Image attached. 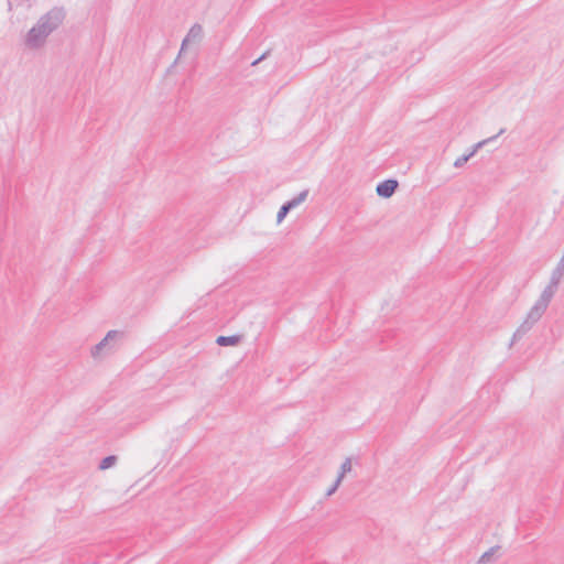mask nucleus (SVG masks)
Returning a JSON list of instances; mask_svg holds the SVG:
<instances>
[{"instance_id": "f257e3e1", "label": "nucleus", "mask_w": 564, "mask_h": 564, "mask_svg": "<svg viewBox=\"0 0 564 564\" xmlns=\"http://www.w3.org/2000/svg\"><path fill=\"white\" fill-rule=\"evenodd\" d=\"M547 304L544 302L536 300V302L533 304V306L530 308L525 319L523 323L517 328V330L513 333L511 345L521 339L529 330L532 329L534 324L540 321V318L543 316L547 308Z\"/></svg>"}, {"instance_id": "f03ea898", "label": "nucleus", "mask_w": 564, "mask_h": 564, "mask_svg": "<svg viewBox=\"0 0 564 564\" xmlns=\"http://www.w3.org/2000/svg\"><path fill=\"white\" fill-rule=\"evenodd\" d=\"M564 276V256L561 258L556 267L551 273L550 282L542 291L540 297L538 300L544 302L545 304H550L554 294L557 291L560 282Z\"/></svg>"}, {"instance_id": "7ed1b4c3", "label": "nucleus", "mask_w": 564, "mask_h": 564, "mask_svg": "<svg viewBox=\"0 0 564 564\" xmlns=\"http://www.w3.org/2000/svg\"><path fill=\"white\" fill-rule=\"evenodd\" d=\"M51 33L52 28H47L43 21L39 20L26 34V45L32 48H39L45 43L46 37Z\"/></svg>"}, {"instance_id": "20e7f679", "label": "nucleus", "mask_w": 564, "mask_h": 564, "mask_svg": "<svg viewBox=\"0 0 564 564\" xmlns=\"http://www.w3.org/2000/svg\"><path fill=\"white\" fill-rule=\"evenodd\" d=\"M65 18V12L62 8H53L47 13L40 18L47 28H52V32L55 31Z\"/></svg>"}, {"instance_id": "39448f33", "label": "nucleus", "mask_w": 564, "mask_h": 564, "mask_svg": "<svg viewBox=\"0 0 564 564\" xmlns=\"http://www.w3.org/2000/svg\"><path fill=\"white\" fill-rule=\"evenodd\" d=\"M399 187V182L394 178H388L379 182L376 187V193L379 197L390 198Z\"/></svg>"}, {"instance_id": "423d86ee", "label": "nucleus", "mask_w": 564, "mask_h": 564, "mask_svg": "<svg viewBox=\"0 0 564 564\" xmlns=\"http://www.w3.org/2000/svg\"><path fill=\"white\" fill-rule=\"evenodd\" d=\"M122 336H123V334L119 330H109L107 333V335L105 336V338L91 348L93 357L99 356L101 354V351L109 346L110 341L115 340L118 337H122Z\"/></svg>"}, {"instance_id": "0eeeda50", "label": "nucleus", "mask_w": 564, "mask_h": 564, "mask_svg": "<svg viewBox=\"0 0 564 564\" xmlns=\"http://www.w3.org/2000/svg\"><path fill=\"white\" fill-rule=\"evenodd\" d=\"M203 37V28L199 23H195L191 26L187 35L184 37L181 44L178 56L183 53L191 41H200Z\"/></svg>"}, {"instance_id": "6e6552de", "label": "nucleus", "mask_w": 564, "mask_h": 564, "mask_svg": "<svg viewBox=\"0 0 564 564\" xmlns=\"http://www.w3.org/2000/svg\"><path fill=\"white\" fill-rule=\"evenodd\" d=\"M242 340V335L218 336L216 344L221 347L237 346Z\"/></svg>"}, {"instance_id": "1a4fd4ad", "label": "nucleus", "mask_w": 564, "mask_h": 564, "mask_svg": "<svg viewBox=\"0 0 564 564\" xmlns=\"http://www.w3.org/2000/svg\"><path fill=\"white\" fill-rule=\"evenodd\" d=\"M307 196H308V189H303L295 197H293L292 199L285 202V204L292 210L293 208L299 206L301 203H303L306 199Z\"/></svg>"}, {"instance_id": "9d476101", "label": "nucleus", "mask_w": 564, "mask_h": 564, "mask_svg": "<svg viewBox=\"0 0 564 564\" xmlns=\"http://www.w3.org/2000/svg\"><path fill=\"white\" fill-rule=\"evenodd\" d=\"M506 131L505 128L500 129V131L494 135V137H490V138H487L485 140H481L479 142H477L476 144H474L471 147V153H477L478 150H480L484 145H486L487 143L494 141L498 135L502 134L503 132Z\"/></svg>"}, {"instance_id": "9b49d317", "label": "nucleus", "mask_w": 564, "mask_h": 564, "mask_svg": "<svg viewBox=\"0 0 564 564\" xmlns=\"http://www.w3.org/2000/svg\"><path fill=\"white\" fill-rule=\"evenodd\" d=\"M117 459L118 458L116 455H108L100 460L98 467L100 470H106V469L112 467L116 464Z\"/></svg>"}, {"instance_id": "f8f14e48", "label": "nucleus", "mask_w": 564, "mask_h": 564, "mask_svg": "<svg viewBox=\"0 0 564 564\" xmlns=\"http://www.w3.org/2000/svg\"><path fill=\"white\" fill-rule=\"evenodd\" d=\"M499 549H500V546H498V545L490 547L488 551H486V552L480 556V558H479L478 563H479V564H486V563L491 562V560H492V556H494L495 552H496L497 550H499Z\"/></svg>"}, {"instance_id": "ddd939ff", "label": "nucleus", "mask_w": 564, "mask_h": 564, "mask_svg": "<svg viewBox=\"0 0 564 564\" xmlns=\"http://www.w3.org/2000/svg\"><path fill=\"white\" fill-rule=\"evenodd\" d=\"M350 470H351V459H350L349 457H347V458L343 462V464H341V466H340V470H339V474H338L337 478H338L339 480H343V478L345 477V475H346L347 473H349Z\"/></svg>"}, {"instance_id": "4468645a", "label": "nucleus", "mask_w": 564, "mask_h": 564, "mask_svg": "<svg viewBox=\"0 0 564 564\" xmlns=\"http://www.w3.org/2000/svg\"><path fill=\"white\" fill-rule=\"evenodd\" d=\"M290 212H291V208H289V207L286 206V204L284 203V204L280 207V209H279V212H278V215H276V221L280 224V223H281V221L286 217V215H288Z\"/></svg>"}, {"instance_id": "2eb2a0df", "label": "nucleus", "mask_w": 564, "mask_h": 564, "mask_svg": "<svg viewBox=\"0 0 564 564\" xmlns=\"http://www.w3.org/2000/svg\"><path fill=\"white\" fill-rule=\"evenodd\" d=\"M469 161V155L463 154L454 162V167L460 169Z\"/></svg>"}, {"instance_id": "dca6fc26", "label": "nucleus", "mask_w": 564, "mask_h": 564, "mask_svg": "<svg viewBox=\"0 0 564 564\" xmlns=\"http://www.w3.org/2000/svg\"><path fill=\"white\" fill-rule=\"evenodd\" d=\"M341 480H339L338 478H336V480L334 481V484L327 489L326 491V496L329 497L332 496L338 488V486L340 485Z\"/></svg>"}, {"instance_id": "f3484780", "label": "nucleus", "mask_w": 564, "mask_h": 564, "mask_svg": "<svg viewBox=\"0 0 564 564\" xmlns=\"http://www.w3.org/2000/svg\"><path fill=\"white\" fill-rule=\"evenodd\" d=\"M269 52L263 53L259 58L254 59L251 65L254 66L259 64L262 59H264L268 56Z\"/></svg>"}, {"instance_id": "a211bd4d", "label": "nucleus", "mask_w": 564, "mask_h": 564, "mask_svg": "<svg viewBox=\"0 0 564 564\" xmlns=\"http://www.w3.org/2000/svg\"><path fill=\"white\" fill-rule=\"evenodd\" d=\"M466 155H469V159H471L476 153H471V149L468 150L467 153H465Z\"/></svg>"}]
</instances>
